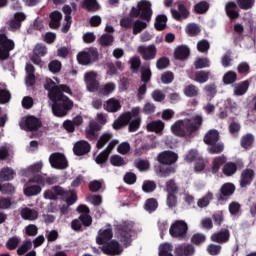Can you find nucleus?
<instances>
[{
	"instance_id": "nucleus-1",
	"label": "nucleus",
	"mask_w": 256,
	"mask_h": 256,
	"mask_svg": "<svg viewBox=\"0 0 256 256\" xmlns=\"http://www.w3.org/2000/svg\"><path fill=\"white\" fill-rule=\"evenodd\" d=\"M203 127V116L197 114L192 118L177 120L171 126V131L175 137H191Z\"/></svg>"
},
{
	"instance_id": "nucleus-2",
	"label": "nucleus",
	"mask_w": 256,
	"mask_h": 256,
	"mask_svg": "<svg viewBox=\"0 0 256 256\" xmlns=\"http://www.w3.org/2000/svg\"><path fill=\"white\" fill-rule=\"evenodd\" d=\"M177 159H179V156L171 150L160 152L156 158L159 164L154 166L156 175L158 177H169L172 173H175V167L172 165L177 163Z\"/></svg>"
},
{
	"instance_id": "nucleus-3",
	"label": "nucleus",
	"mask_w": 256,
	"mask_h": 256,
	"mask_svg": "<svg viewBox=\"0 0 256 256\" xmlns=\"http://www.w3.org/2000/svg\"><path fill=\"white\" fill-rule=\"evenodd\" d=\"M133 233H135V223L133 221H123L116 227L117 239L125 248L131 247Z\"/></svg>"
},
{
	"instance_id": "nucleus-4",
	"label": "nucleus",
	"mask_w": 256,
	"mask_h": 256,
	"mask_svg": "<svg viewBox=\"0 0 256 256\" xmlns=\"http://www.w3.org/2000/svg\"><path fill=\"white\" fill-rule=\"evenodd\" d=\"M59 197L65 199L68 206L75 205L77 202V194L75 192L64 190V188L59 185L53 186L50 190L44 192V199L57 201Z\"/></svg>"
},
{
	"instance_id": "nucleus-5",
	"label": "nucleus",
	"mask_w": 256,
	"mask_h": 256,
	"mask_svg": "<svg viewBox=\"0 0 256 256\" xmlns=\"http://www.w3.org/2000/svg\"><path fill=\"white\" fill-rule=\"evenodd\" d=\"M52 104V113L55 117H67L69 115V111H71L74 107L73 100H71L68 96H53L50 99Z\"/></svg>"
},
{
	"instance_id": "nucleus-6",
	"label": "nucleus",
	"mask_w": 256,
	"mask_h": 256,
	"mask_svg": "<svg viewBox=\"0 0 256 256\" xmlns=\"http://www.w3.org/2000/svg\"><path fill=\"white\" fill-rule=\"evenodd\" d=\"M131 17H135L136 19H142V21H146L150 23L153 17V8H151V2L147 0H141L137 3V6H133L130 10Z\"/></svg>"
},
{
	"instance_id": "nucleus-7",
	"label": "nucleus",
	"mask_w": 256,
	"mask_h": 256,
	"mask_svg": "<svg viewBox=\"0 0 256 256\" xmlns=\"http://www.w3.org/2000/svg\"><path fill=\"white\" fill-rule=\"evenodd\" d=\"M99 59V50L95 47L85 48L77 54V61L79 65H91Z\"/></svg>"
},
{
	"instance_id": "nucleus-8",
	"label": "nucleus",
	"mask_w": 256,
	"mask_h": 256,
	"mask_svg": "<svg viewBox=\"0 0 256 256\" xmlns=\"http://www.w3.org/2000/svg\"><path fill=\"white\" fill-rule=\"evenodd\" d=\"M177 9H171V14L175 21H181L182 19H188L191 12V2L187 0H180L176 2Z\"/></svg>"
},
{
	"instance_id": "nucleus-9",
	"label": "nucleus",
	"mask_w": 256,
	"mask_h": 256,
	"mask_svg": "<svg viewBox=\"0 0 256 256\" xmlns=\"http://www.w3.org/2000/svg\"><path fill=\"white\" fill-rule=\"evenodd\" d=\"M187 231H189V226L185 220H176L169 229L171 237L174 239H180V241L186 239Z\"/></svg>"
},
{
	"instance_id": "nucleus-10",
	"label": "nucleus",
	"mask_w": 256,
	"mask_h": 256,
	"mask_svg": "<svg viewBox=\"0 0 256 256\" xmlns=\"http://www.w3.org/2000/svg\"><path fill=\"white\" fill-rule=\"evenodd\" d=\"M13 49H15V42L9 39L7 34H0V61H7Z\"/></svg>"
},
{
	"instance_id": "nucleus-11",
	"label": "nucleus",
	"mask_w": 256,
	"mask_h": 256,
	"mask_svg": "<svg viewBox=\"0 0 256 256\" xmlns=\"http://www.w3.org/2000/svg\"><path fill=\"white\" fill-rule=\"evenodd\" d=\"M41 125L42 123L39 118L35 116H28L21 120L20 129H22L23 131H38Z\"/></svg>"
},
{
	"instance_id": "nucleus-12",
	"label": "nucleus",
	"mask_w": 256,
	"mask_h": 256,
	"mask_svg": "<svg viewBox=\"0 0 256 256\" xmlns=\"http://www.w3.org/2000/svg\"><path fill=\"white\" fill-rule=\"evenodd\" d=\"M137 53L141 55L144 61H153V59L157 57V46H155V44L148 46L140 45L137 48Z\"/></svg>"
},
{
	"instance_id": "nucleus-13",
	"label": "nucleus",
	"mask_w": 256,
	"mask_h": 256,
	"mask_svg": "<svg viewBox=\"0 0 256 256\" xmlns=\"http://www.w3.org/2000/svg\"><path fill=\"white\" fill-rule=\"evenodd\" d=\"M236 189L235 184L231 182L224 183L220 188V192L216 194L217 201L220 203L221 201H227L229 197L235 194Z\"/></svg>"
},
{
	"instance_id": "nucleus-14",
	"label": "nucleus",
	"mask_w": 256,
	"mask_h": 256,
	"mask_svg": "<svg viewBox=\"0 0 256 256\" xmlns=\"http://www.w3.org/2000/svg\"><path fill=\"white\" fill-rule=\"evenodd\" d=\"M101 251L104 255L117 256L123 253V247L116 240H111L101 247Z\"/></svg>"
},
{
	"instance_id": "nucleus-15",
	"label": "nucleus",
	"mask_w": 256,
	"mask_h": 256,
	"mask_svg": "<svg viewBox=\"0 0 256 256\" xmlns=\"http://www.w3.org/2000/svg\"><path fill=\"white\" fill-rule=\"evenodd\" d=\"M27 19V16L23 12H16L14 14L13 19L7 22L8 25V31H12V33H15L21 29V25L23 24V21Z\"/></svg>"
},
{
	"instance_id": "nucleus-16",
	"label": "nucleus",
	"mask_w": 256,
	"mask_h": 256,
	"mask_svg": "<svg viewBox=\"0 0 256 256\" xmlns=\"http://www.w3.org/2000/svg\"><path fill=\"white\" fill-rule=\"evenodd\" d=\"M49 162L53 169H67L68 163L65 155L61 153H53L49 157Z\"/></svg>"
},
{
	"instance_id": "nucleus-17",
	"label": "nucleus",
	"mask_w": 256,
	"mask_h": 256,
	"mask_svg": "<svg viewBox=\"0 0 256 256\" xmlns=\"http://www.w3.org/2000/svg\"><path fill=\"white\" fill-rule=\"evenodd\" d=\"M253 179H255V170L251 168L244 169L240 174L239 185L241 189H245V187H249L251 183H253Z\"/></svg>"
},
{
	"instance_id": "nucleus-18",
	"label": "nucleus",
	"mask_w": 256,
	"mask_h": 256,
	"mask_svg": "<svg viewBox=\"0 0 256 256\" xmlns=\"http://www.w3.org/2000/svg\"><path fill=\"white\" fill-rule=\"evenodd\" d=\"M101 131V126L99 123L93 121L90 122L88 127L85 129V137L88 141H95L99 137V132Z\"/></svg>"
},
{
	"instance_id": "nucleus-19",
	"label": "nucleus",
	"mask_w": 256,
	"mask_h": 256,
	"mask_svg": "<svg viewBox=\"0 0 256 256\" xmlns=\"http://www.w3.org/2000/svg\"><path fill=\"white\" fill-rule=\"evenodd\" d=\"M91 151V144L85 140H80L74 144L73 153L77 157H82V155H87Z\"/></svg>"
},
{
	"instance_id": "nucleus-20",
	"label": "nucleus",
	"mask_w": 256,
	"mask_h": 256,
	"mask_svg": "<svg viewBox=\"0 0 256 256\" xmlns=\"http://www.w3.org/2000/svg\"><path fill=\"white\" fill-rule=\"evenodd\" d=\"M230 237L231 233L229 232V229L222 228L220 231L212 234L210 239L213 243L223 245V243H227L229 241Z\"/></svg>"
},
{
	"instance_id": "nucleus-21",
	"label": "nucleus",
	"mask_w": 256,
	"mask_h": 256,
	"mask_svg": "<svg viewBox=\"0 0 256 256\" xmlns=\"http://www.w3.org/2000/svg\"><path fill=\"white\" fill-rule=\"evenodd\" d=\"M85 82L88 88V91L95 93L99 90V81H97V74L95 72H87L85 74Z\"/></svg>"
},
{
	"instance_id": "nucleus-22",
	"label": "nucleus",
	"mask_w": 256,
	"mask_h": 256,
	"mask_svg": "<svg viewBox=\"0 0 256 256\" xmlns=\"http://www.w3.org/2000/svg\"><path fill=\"white\" fill-rule=\"evenodd\" d=\"M237 169H243V162H225L222 168V173L225 177H233L237 173Z\"/></svg>"
},
{
	"instance_id": "nucleus-23",
	"label": "nucleus",
	"mask_w": 256,
	"mask_h": 256,
	"mask_svg": "<svg viewBox=\"0 0 256 256\" xmlns=\"http://www.w3.org/2000/svg\"><path fill=\"white\" fill-rule=\"evenodd\" d=\"M111 239H113V229H100L96 237V243L97 245H105L109 243Z\"/></svg>"
},
{
	"instance_id": "nucleus-24",
	"label": "nucleus",
	"mask_w": 256,
	"mask_h": 256,
	"mask_svg": "<svg viewBox=\"0 0 256 256\" xmlns=\"http://www.w3.org/2000/svg\"><path fill=\"white\" fill-rule=\"evenodd\" d=\"M175 256H193L195 255V246L192 244H180L174 250Z\"/></svg>"
},
{
	"instance_id": "nucleus-25",
	"label": "nucleus",
	"mask_w": 256,
	"mask_h": 256,
	"mask_svg": "<svg viewBox=\"0 0 256 256\" xmlns=\"http://www.w3.org/2000/svg\"><path fill=\"white\" fill-rule=\"evenodd\" d=\"M146 129L149 133H156V135H163L165 129V122L161 120H153L147 123Z\"/></svg>"
},
{
	"instance_id": "nucleus-26",
	"label": "nucleus",
	"mask_w": 256,
	"mask_h": 256,
	"mask_svg": "<svg viewBox=\"0 0 256 256\" xmlns=\"http://www.w3.org/2000/svg\"><path fill=\"white\" fill-rule=\"evenodd\" d=\"M191 55V50L187 45H180L174 51V59L176 61H187Z\"/></svg>"
},
{
	"instance_id": "nucleus-27",
	"label": "nucleus",
	"mask_w": 256,
	"mask_h": 256,
	"mask_svg": "<svg viewBox=\"0 0 256 256\" xmlns=\"http://www.w3.org/2000/svg\"><path fill=\"white\" fill-rule=\"evenodd\" d=\"M131 119H132L131 112H126L114 121L112 127L116 131H119V129H123V127H126V125H129V123L131 122Z\"/></svg>"
},
{
	"instance_id": "nucleus-28",
	"label": "nucleus",
	"mask_w": 256,
	"mask_h": 256,
	"mask_svg": "<svg viewBox=\"0 0 256 256\" xmlns=\"http://www.w3.org/2000/svg\"><path fill=\"white\" fill-rule=\"evenodd\" d=\"M211 75V72L200 70L196 71L195 73L189 74V79L192 81H196V83H207L209 81V77Z\"/></svg>"
},
{
	"instance_id": "nucleus-29",
	"label": "nucleus",
	"mask_w": 256,
	"mask_h": 256,
	"mask_svg": "<svg viewBox=\"0 0 256 256\" xmlns=\"http://www.w3.org/2000/svg\"><path fill=\"white\" fill-rule=\"evenodd\" d=\"M49 17H50V21H49L50 29H54V30L59 29L61 27V20L63 19V14L55 10L50 13Z\"/></svg>"
},
{
	"instance_id": "nucleus-30",
	"label": "nucleus",
	"mask_w": 256,
	"mask_h": 256,
	"mask_svg": "<svg viewBox=\"0 0 256 256\" xmlns=\"http://www.w3.org/2000/svg\"><path fill=\"white\" fill-rule=\"evenodd\" d=\"M225 11L227 17L231 19V21H235V19H239V11L237 10V3L234 1H230L225 5Z\"/></svg>"
},
{
	"instance_id": "nucleus-31",
	"label": "nucleus",
	"mask_w": 256,
	"mask_h": 256,
	"mask_svg": "<svg viewBox=\"0 0 256 256\" xmlns=\"http://www.w3.org/2000/svg\"><path fill=\"white\" fill-rule=\"evenodd\" d=\"M104 109L108 113H117V111H121V102L116 98H110L104 104Z\"/></svg>"
},
{
	"instance_id": "nucleus-32",
	"label": "nucleus",
	"mask_w": 256,
	"mask_h": 256,
	"mask_svg": "<svg viewBox=\"0 0 256 256\" xmlns=\"http://www.w3.org/2000/svg\"><path fill=\"white\" fill-rule=\"evenodd\" d=\"M20 215L24 221H36V219L39 218V212L28 207L23 208L20 212Z\"/></svg>"
},
{
	"instance_id": "nucleus-33",
	"label": "nucleus",
	"mask_w": 256,
	"mask_h": 256,
	"mask_svg": "<svg viewBox=\"0 0 256 256\" xmlns=\"http://www.w3.org/2000/svg\"><path fill=\"white\" fill-rule=\"evenodd\" d=\"M82 9H85L88 13H97L101 6L97 0H83L81 3Z\"/></svg>"
},
{
	"instance_id": "nucleus-34",
	"label": "nucleus",
	"mask_w": 256,
	"mask_h": 256,
	"mask_svg": "<svg viewBox=\"0 0 256 256\" xmlns=\"http://www.w3.org/2000/svg\"><path fill=\"white\" fill-rule=\"evenodd\" d=\"M67 93L68 95H73V91L67 84H60L54 90H52L53 97H67V95L63 94Z\"/></svg>"
},
{
	"instance_id": "nucleus-35",
	"label": "nucleus",
	"mask_w": 256,
	"mask_h": 256,
	"mask_svg": "<svg viewBox=\"0 0 256 256\" xmlns=\"http://www.w3.org/2000/svg\"><path fill=\"white\" fill-rule=\"evenodd\" d=\"M42 186L39 184L31 185L29 182L24 187V195L26 197H35L42 191Z\"/></svg>"
},
{
	"instance_id": "nucleus-36",
	"label": "nucleus",
	"mask_w": 256,
	"mask_h": 256,
	"mask_svg": "<svg viewBox=\"0 0 256 256\" xmlns=\"http://www.w3.org/2000/svg\"><path fill=\"white\" fill-rule=\"evenodd\" d=\"M225 163H227V157H225L224 155L215 157L212 161L211 168L213 175L219 173V170L225 165Z\"/></svg>"
},
{
	"instance_id": "nucleus-37",
	"label": "nucleus",
	"mask_w": 256,
	"mask_h": 256,
	"mask_svg": "<svg viewBox=\"0 0 256 256\" xmlns=\"http://www.w3.org/2000/svg\"><path fill=\"white\" fill-rule=\"evenodd\" d=\"M219 141V131L212 129L208 131L204 136V143L206 145H215Z\"/></svg>"
},
{
	"instance_id": "nucleus-38",
	"label": "nucleus",
	"mask_w": 256,
	"mask_h": 256,
	"mask_svg": "<svg viewBox=\"0 0 256 256\" xmlns=\"http://www.w3.org/2000/svg\"><path fill=\"white\" fill-rule=\"evenodd\" d=\"M28 183H36L37 185H41L42 187H45V184L53 185L54 181L51 177H43L42 175H36L34 177L29 178Z\"/></svg>"
},
{
	"instance_id": "nucleus-39",
	"label": "nucleus",
	"mask_w": 256,
	"mask_h": 256,
	"mask_svg": "<svg viewBox=\"0 0 256 256\" xmlns=\"http://www.w3.org/2000/svg\"><path fill=\"white\" fill-rule=\"evenodd\" d=\"M43 169V162H36L35 164L31 165L26 170L27 177H36L37 175H41V171Z\"/></svg>"
},
{
	"instance_id": "nucleus-40",
	"label": "nucleus",
	"mask_w": 256,
	"mask_h": 256,
	"mask_svg": "<svg viewBox=\"0 0 256 256\" xmlns=\"http://www.w3.org/2000/svg\"><path fill=\"white\" fill-rule=\"evenodd\" d=\"M249 91V80L242 81L234 87V95L241 97Z\"/></svg>"
},
{
	"instance_id": "nucleus-41",
	"label": "nucleus",
	"mask_w": 256,
	"mask_h": 256,
	"mask_svg": "<svg viewBox=\"0 0 256 256\" xmlns=\"http://www.w3.org/2000/svg\"><path fill=\"white\" fill-rule=\"evenodd\" d=\"M154 27L156 31H165L167 29V16L165 14L156 16Z\"/></svg>"
},
{
	"instance_id": "nucleus-42",
	"label": "nucleus",
	"mask_w": 256,
	"mask_h": 256,
	"mask_svg": "<svg viewBox=\"0 0 256 256\" xmlns=\"http://www.w3.org/2000/svg\"><path fill=\"white\" fill-rule=\"evenodd\" d=\"M16 173L13 169L9 167L2 168L0 171V180L1 181H13L15 179Z\"/></svg>"
},
{
	"instance_id": "nucleus-43",
	"label": "nucleus",
	"mask_w": 256,
	"mask_h": 256,
	"mask_svg": "<svg viewBox=\"0 0 256 256\" xmlns=\"http://www.w3.org/2000/svg\"><path fill=\"white\" fill-rule=\"evenodd\" d=\"M254 143H255V136H253V134L251 133H248L242 136L240 145L243 149H251Z\"/></svg>"
},
{
	"instance_id": "nucleus-44",
	"label": "nucleus",
	"mask_w": 256,
	"mask_h": 256,
	"mask_svg": "<svg viewBox=\"0 0 256 256\" xmlns=\"http://www.w3.org/2000/svg\"><path fill=\"white\" fill-rule=\"evenodd\" d=\"M113 139V134L111 132L103 133L96 143L97 149H103L105 144L109 143Z\"/></svg>"
},
{
	"instance_id": "nucleus-45",
	"label": "nucleus",
	"mask_w": 256,
	"mask_h": 256,
	"mask_svg": "<svg viewBox=\"0 0 256 256\" xmlns=\"http://www.w3.org/2000/svg\"><path fill=\"white\" fill-rule=\"evenodd\" d=\"M113 91H115V83L108 82L99 88L98 93H99V95H103L104 97H107V96L111 95V93H113Z\"/></svg>"
},
{
	"instance_id": "nucleus-46",
	"label": "nucleus",
	"mask_w": 256,
	"mask_h": 256,
	"mask_svg": "<svg viewBox=\"0 0 256 256\" xmlns=\"http://www.w3.org/2000/svg\"><path fill=\"white\" fill-rule=\"evenodd\" d=\"M184 95L186 97H198L199 96V87H197L195 84H189L186 87H184Z\"/></svg>"
},
{
	"instance_id": "nucleus-47",
	"label": "nucleus",
	"mask_w": 256,
	"mask_h": 256,
	"mask_svg": "<svg viewBox=\"0 0 256 256\" xmlns=\"http://www.w3.org/2000/svg\"><path fill=\"white\" fill-rule=\"evenodd\" d=\"M157 207H159V202H157V199L149 198L145 201L144 209L145 211H148V213H154V211H157Z\"/></svg>"
},
{
	"instance_id": "nucleus-48",
	"label": "nucleus",
	"mask_w": 256,
	"mask_h": 256,
	"mask_svg": "<svg viewBox=\"0 0 256 256\" xmlns=\"http://www.w3.org/2000/svg\"><path fill=\"white\" fill-rule=\"evenodd\" d=\"M133 35H139L144 29H147V22L142 20H135L132 24Z\"/></svg>"
},
{
	"instance_id": "nucleus-49",
	"label": "nucleus",
	"mask_w": 256,
	"mask_h": 256,
	"mask_svg": "<svg viewBox=\"0 0 256 256\" xmlns=\"http://www.w3.org/2000/svg\"><path fill=\"white\" fill-rule=\"evenodd\" d=\"M194 11L197 15H203L209 11V2L201 1L194 5Z\"/></svg>"
},
{
	"instance_id": "nucleus-50",
	"label": "nucleus",
	"mask_w": 256,
	"mask_h": 256,
	"mask_svg": "<svg viewBox=\"0 0 256 256\" xmlns=\"http://www.w3.org/2000/svg\"><path fill=\"white\" fill-rule=\"evenodd\" d=\"M31 249H33V242H31V240H26L20 247H18L17 255L23 256L25 253H28V251H31Z\"/></svg>"
},
{
	"instance_id": "nucleus-51",
	"label": "nucleus",
	"mask_w": 256,
	"mask_h": 256,
	"mask_svg": "<svg viewBox=\"0 0 256 256\" xmlns=\"http://www.w3.org/2000/svg\"><path fill=\"white\" fill-rule=\"evenodd\" d=\"M20 243H21V238H19L18 236H13L9 238L8 241L6 242V249H8L9 251H15V249L19 247Z\"/></svg>"
},
{
	"instance_id": "nucleus-52",
	"label": "nucleus",
	"mask_w": 256,
	"mask_h": 256,
	"mask_svg": "<svg viewBox=\"0 0 256 256\" xmlns=\"http://www.w3.org/2000/svg\"><path fill=\"white\" fill-rule=\"evenodd\" d=\"M113 41H115V38L111 34H103L100 39L99 43L102 47H111L113 45Z\"/></svg>"
},
{
	"instance_id": "nucleus-53",
	"label": "nucleus",
	"mask_w": 256,
	"mask_h": 256,
	"mask_svg": "<svg viewBox=\"0 0 256 256\" xmlns=\"http://www.w3.org/2000/svg\"><path fill=\"white\" fill-rule=\"evenodd\" d=\"M236 3L243 11H249V9H253L255 0H236Z\"/></svg>"
},
{
	"instance_id": "nucleus-54",
	"label": "nucleus",
	"mask_w": 256,
	"mask_h": 256,
	"mask_svg": "<svg viewBox=\"0 0 256 256\" xmlns=\"http://www.w3.org/2000/svg\"><path fill=\"white\" fill-rule=\"evenodd\" d=\"M225 149V145L223 143H214L210 144V147L208 148V152L210 155H219V153H223Z\"/></svg>"
},
{
	"instance_id": "nucleus-55",
	"label": "nucleus",
	"mask_w": 256,
	"mask_h": 256,
	"mask_svg": "<svg viewBox=\"0 0 256 256\" xmlns=\"http://www.w3.org/2000/svg\"><path fill=\"white\" fill-rule=\"evenodd\" d=\"M237 81V73L234 71H228L223 76L224 85H231Z\"/></svg>"
},
{
	"instance_id": "nucleus-56",
	"label": "nucleus",
	"mask_w": 256,
	"mask_h": 256,
	"mask_svg": "<svg viewBox=\"0 0 256 256\" xmlns=\"http://www.w3.org/2000/svg\"><path fill=\"white\" fill-rule=\"evenodd\" d=\"M133 19H136L135 17H132L131 14L129 16H125L121 18L120 20V27L123 29H133Z\"/></svg>"
},
{
	"instance_id": "nucleus-57",
	"label": "nucleus",
	"mask_w": 256,
	"mask_h": 256,
	"mask_svg": "<svg viewBox=\"0 0 256 256\" xmlns=\"http://www.w3.org/2000/svg\"><path fill=\"white\" fill-rule=\"evenodd\" d=\"M211 201H213V193L208 192L204 197H202L198 200L197 205H198V207L203 209V207H207L209 205V203H211Z\"/></svg>"
},
{
	"instance_id": "nucleus-58",
	"label": "nucleus",
	"mask_w": 256,
	"mask_h": 256,
	"mask_svg": "<svg viewBox=\"0 0 256 256\" xmlns=\"http://www.w3.org/2000/svg\"><path fill=\"white\" fill-rule=\"evenodd\" d=\"M155 189H157V183H155V181H152V180L144 181L142 185V191H144V193H153Z\"/></svg>"
},
{
	"instance_id": "nucleus-59",
	"label": "nucleus",
	"mask_w": 256,
	"mask_h": 256,
	"mask_svg": "<svg viewBox=\"0 0 256 256\" xmlns=\"http://www.w3.org/2000/svg\"><path fill=\"white\" fill-rule=\"evenodd\" d=\"M194 67L195 69H205L211 67V62L208 58H197L196 61H194Z\"/></svg>"
},
{
	"instance_id": "nucleus-60",
	"label": "nucleus",
	"mask_w": 256,
	"mask_h": 256,
	"mask_svg": "<svg viewBox=\"0 0 256 256\" xmlns=\"http://www.w3.org/2000/svg\"><path fill=\"white\" fill-rule=\"evenodd\" d=\"M166 191L168 194L179 193V186H177V183H175V180L170 179L166 182Z\"/></svg>"
},
{
	"instance_id": "nucleus-61",
	"label": "nucleus",
	"mask_w": 256,
	"mask_h": 256,
	"mask_svg": "<svg viewBox=\"0 0 256 256\" xmlns=\"http://www.w3.org/2000/svg\"><path fill=\"white\" fill-rule=\"evenodd\" d=\"M160 79L164 85H169V84L173 83V81L175 79V74H173V72H171V71H166L161 75Z\"/></svg>"
},
{
	"instance_id": "nucleus-62",
	"label": "nucleus",
	"mask_w": 256,
	"mask_h": 256,
	"mask_svg": "<svg viewBox=\"0 0 256 256\" xmlns=\"http://www.w3.org/2000/svg\"><path fill=\"white\" fill-rule=\"evenodd\" d=\"M186 33L189 35V37H197L199 33H201V29L197 24H189L186 28Z\"/></svg>"
},
{
	"instance_id": "nucleus-63",
	"label": "nucleus",
	"mask_w": 256,
	"mask_h": 256,
	"mask_svg": "<svg viewBox=\"0 0 256 256\" xmlns=\"http://www.w3.org/2000/svg\"><path fill=\"white\" fill-rule=\"evenodd\" d=\"M171 251H173V248L170 244H167V243L162 244L159 247V256H173Z\"/></svg>"
},
{
	"instance_id": "nucleus-64",
	"label": "nucleus",
	"mask_w": 256,
	"mask_h": 256,
	"mask_svg": "<svg viewBox=\"0 0 256 256\" xmlns=\"http://www.w3.org/2000/svg\"><path fill=\"white\" fill-rule=\"evenodd\" d=\"M206 240H207V237L204 234L196 233L192 236L191 243L193 245H201L205 243Z\"/></svg>"
}]
</instances>
